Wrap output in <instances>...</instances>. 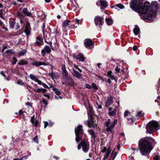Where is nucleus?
I'll use <instances>...</instances> for the list:
<instances>
[{
    "label": "nucleus",
    "instance_id": "1",
    "mask_svg": "<svg viewBox=\"0 0 160 160\" xmlns=\"http://www.w3.org/2000/svg\"><path fill=\"white\" fill-rule=\"evenodd\" d=\"M157 5L156 1L152 2L151 6H150L148 2H146L143 4V0H136L132 2L130 8L139 14H144L143 19L150 20L152 19V16L155 14V11L158 8Z\"/></svg>",
    "mask_w": 160,
    "mask_h": 160
},
{
    "label": "nucleus",
    "instance_id": "2",
    "mask_svg": "<svg viewBox=\"0 0 160 160\" xmlns=\"http://www.w3.org/2000/svg\"><path fill=\"white\" fill-rule=\"evenodd\" d=\"M82 126L81 125L78 126L75 129V132L76 135L75 140L77 142L81 141L80 144L82 147L83 151L85 153L87 152L90 148V145L88 141L86 139L82 140L81 135H83ZM84 135H85L84 134Z\"/></svg>",
    "mask_w": 160,
    "mask_h": 160
},
{
    "label": "nucleus",
    "instance_id": "3",
    "mask_svg": "<svg viewBox=\"0 0 160 160\" xmlns=\"http://www.w3.org/2000/svg\"><path fill=\"white\" fill-rule=\"evenodd\" d=\"M139 146L141 154L144 156L149 155L153 148L151 142L145 138L139 141Z\"/></svg>",
    "mask_w": 160,
    "mask_h": 160
},
{
    "label": "nucleus",
    "instance_id": "4",
    "mask_svg": "<svg viewBox=\"0 0 160 160\" xmlns=\"http://www.w3.org/2000/svg\"><path fill=\"white\" fill-rule=\"evenodd\" d=\"M146 128L147 133H152L159 129L158 123L155 121H152L147 124Z\"/></svg>",
    "mask_w": 160,
    "mask_h": 160
},
{
    "label": "nucleus",
    "instance_id": "5",
    "mask_svg": "<svg viewBox=\"0 0 160 160\" xmlns=\"http://www.w3.org/2000/svg\"><path fill=\"white\" fill-rule=\"evenodd\" d=\"M117 120L115 119L114 120V121L112 124L109 126V125L110 124V119H108L105 122V126L107 127L106 129V131L111 132L114 128L115 125L117 124Z\"/></svg>",
    "mask_w": 160,
    "mask_h": 160
},
{
    "label": "nucleus",
    "instance_id": "6",
    "mask_svg": "<svg viewBox=\"0 0 160 160\" xmlns=\"http://www.w3.org/2000/svg\"><path fill=\"white\" fill-rule=\"evenodd\" d=\"M94 22L97 27L100 28L104 22L103 18L99 16H97L94 18Z\"/></svg>",
    "mask_w": 160,
    "mask_h": 160
},
{
    "label": "nucleus",
    "instance_id": "7",
    "mask_svg": "<svg viewBox=\"0 0 160 160\" xmlns=\"http://www.w3.org/2000/svg\"><path fill=\"white\" fill-rule=\"evenodd\" d=\"M51 52V49L50 47L48 45H46L41 50V53L43 57H45L47 54H49Z\"/></svg>",
    "mask_w": 160,
    "mask_h": 160
},
{
    "label": "nucleus",
    "instance_id": "8",
    "mask_svg": "<svg viewBox=\"0 0 160 160\" xmlns=\"http://www.w3.org/2000/svg\"><path fill=\"white\" fill-rule=\"evenodd\" d=\"M84 44L85 47L88 49H92L94 47L93 42L91 39H89L85 40Z\"/></svg>",
    "mask_w": 160,
    "mask_h": 160
},
{
    "label": "nucleus",
    "instance_id": "9",
    "mask_svg": "<svg viewBox=\"0 0 160 160\" xmlns=\"http://www.w3.org/2000/svg\"><path fill=\"white\" fill-rule=\"evenodd\" d=\"M39 76L35 75L32 74H31L29 75L30 78L32 81H34L35 82H40V80H39Z\"/></svg>",
    "mask_w": 160,
    "mask_h": 160
},
{
    "label": "nucleus",
    "instance_id": "10",
    "mask_svg": "<svg viewBox=\"0 0 160 160\" xmlns=\"http://www.w3.org/2000/svg\"><path fill=\"white\" fill-rule=\"evenodd\" d=\"M62 74L64 78H68V73L66 69V67L64 65L62 66Z\"/></svg>",
    "mask_w": 160,
    "mask_h": 160
},
{
    "label": "nucleus",
    "instance_id": "11",
    "mask_svg": "<svg viewBox=\"0 0 160 160\" xmlns=\"http://www.w3.org/2000/svg\"><path fill=\"white\" fill-rule=\"evenodd\" d=\"M32 64L33 66H35L37 67H38L42 65L47 66L48 64L47 63L39 61L33 62L32 63Z\"/></svg>",
    "mask_w": 160,
    "mask_h": 160
},
{
    "label": "nucleus",
    "instance_id": "12",
    "mask_svg": "<svg viewBox=\"0 0 160 160\" xmlns=\"http://www.w3.org/2000/svg\"><path fill=\"white\" fill-rule=\"evenodd\" d=\"M75 58L77 59L78 60L79 62H82L84 61L85 59L83 55L81 53L78 54L76 56Z\"/></svg>",
    "mask_w": 160,
    "mask_h": 160
},
{
    "label": "nucleus",
    "instance_id": "13",
    "mask_svg": "<svg viewBox=\"0 0 160 160\" xmlns=\"http://www.w3.org/2000/svg\"><path fill=\"white\" fill-rule=\"evenodd\" d=\"M72 75L78 78H82V76L81 73L78 72L77 71L73 69L72 72Z\"/></svg>",
    "mask_w": 160,
    "mask_h": 160
},
{
    "label": "nucleus",
    "instance_id": "14",
    "mask_svg": "<svg viewBox=\"0 0 160 160\" xmlns=\"http://www.w3.org/2000/svg\"><path fill=\"white\" fill-rule=\"evenodd\" d=\"M52 33L54 34L55 37L56 39L59 38L61 35V33L58 31L56 28H55L53 30Z\"/></svg>",
    "mask_w": 160,
    "mask_h": 160
},
{
    "label": "nucleus",
    "instance_id": "15",
    "mask_svg": "<svg viewBox=\"0 0 160 160\" xmlns=\"http://www.w3.org/2000/svg\"><path fill=\"white\" fill-rule=\"evenodd\" d=\"M51 47L53 51H55L58 48V43L56 40L55 42L53 43V45L52 44V45L51 46Z\"/></svg>",
    "mask_w": 160,
    "mask_h": 160
},
{
    "label": "nucleus",
    "instance_id": "16",
    "mask_svg": "<svg viewBox=\"0 0 160 160\" xmlns=\"http://www.w3.org/2000/svg\"><path fill=\"white\" fill-rule=\"evenodd\" d=\"M24 32L27 36L29 35L30 34V28L29 24H27Z\"/></svg>",
    "mask_w": 160,
    "mask_h": 160
},
{
    "label": "nucleus",
    "instance_id": "17",
    "mask_svg": "<svg viewBox=\"0 0 160 160\" xmlns=\"http://www.w3.org/2000/svg\"><path fill=\"white\" fill-rule=\"evenodd\" d=\"M73 0H70V2H71L72 3ZM73 0L75 4L73 3L72 4V9L74 11H76V10L78 9V4H77L75 0Z\"/></svg>",
    "mask_w": 160,
    "mask_h": 160
},
{
    "label": "nucleus",
    "instance_id": "18",
    "mask_svg": "<svg viewBox=\"0 0 160 160\" xmlns=\"http://www.w3.org/2000/svg\"><path fill=\"white\" fill-rule=\"evenodd\" d=\"M157 92L158 96L157 97V99L155 100L156 102L158 100H159L160 99V78L158 81V83L157 85Z\"/></svg>",
    "mask_w": 160,
    "mask_h": 160
},
{
    "label": "nucleus",
    "instance_id": "19",
    "mask_svg": "<svg viewBox=\"0 0 160 160\" xmlns=\"http://www.w3.org/2000/svg\"><path fill=\"white\" fill-rule=\"evenodd\" d=\"M113 98L112 97H108L105 105L107 107L109 106L112 102Z\"/></svg>",
    "mask_w": 160,
    "mask_h": 160
},
{
    "label": "nucleus",
    "instance_id": "20",
    "mask_svg": "<svg viewBox=\"0 0 160 160\" xmlns=\"http://www.w3.org/2000/svg\"><path fill=\"white\" fill-rule=\"evenodd\" d=\"M22 12L26 15L28 16H31L32 15L31 13L29 12L27 8H24L22 9Z\"/></svg>",
    "mask_w": 160,
    "mask_h": 160
},
{
    "label": "nucleus",
    "instance_id": "21",
    "mask_svg": "<svg viewBox=\"0 0 160 160\" xmlns=\"http://www.w3.org/2000/svg\"><path fill=\"white\" fill-rule=\"evenodd\" d=\"M70 22V21L68 20L65 21L63 22L62 27L63 30L65 31H66V30H64V29L68 26Z\"/></svg>",
    "mask_w": 160,
    "mask_h": 160
},
{
    "label": "nucleus",
    "instance_id": "22",
    "mask_svg": "<svg viewBox=\"0 0 160 160\" xmlns=\"http://www.w3.org/2000/svg\"><path fill=\"white\" fill-rule=\"evenodd\" d=\"M134 33L135 35H137L140 32V29L138 26L136 25L133 29Z\"/></svg>",
    "mask_w": 160,
    "mask_h": 160
},
{
    "label": "nucleus",
    "instance_id": "23",
    "mask_svg": "<svg viewBox=\"0 0 160 160\" xmlns=\"http://www.w3.org/2000/svg\"><path fill=\"white\" fill-rule=\"evenodd\" d=\"M107 76L112 80L115 79V77L111 71H109L107 72Z\"/></svg>",
    "mask_w": 160,
    "mask_h": 160
},
{
    "label": "nucleus",
    "instance_id": "24",
    "mask_svg": "<svg viewBox=\"0 0 160 160\" xmlns=\"http://www.w3.org/2000/svg\"><path fill=\"white\" fill-rule=\"evenodd\" d=\"M42 42V40L41 38L39 37H37L36 38V43L38 45H41Z\"/></svg>",
    "mask_w": 160,
    "mask_h": 160
},
{
    "label": "nucleus",
    "instance_id": "25",
    "mask_svg": "<svg viewBox=\"0 0 160 160\" xmlns=\"http://www.w3.org/2000/svg\"><path fill=\"white\" fill-rule=\"evenodd\" d=\"M106 22L108 25H111L113 23L112 20L110 18H106Z\"/></svg>",
    "mask_w": 160,
    "mask_h": 160
},
{
    "label": "nucleus",
    "instance_id": "26",
    "mask_svg": "<svg viewBox=\"0 0 160 160\" xmlns=\"http://www.w3.org/2000/svg\"><path fill=\"white\" fill-rule=\"evenodd\" d=\"M100 4H101V5L102 7H103L105 8H106L108 6L107 3L105 1L102 0H100Z\"/></svg>",
    "mask_w": 160,
    "mask_h": 160
},
{
    "label": "nucleus",
    "instance_id": "27",
    "mask_svg": "<svg viewBox=\"0 0 160 160\" xmlns=\"http://www.w3.org/2000/svg\"><path fill=\"white\" fill-rule=\"evenodd\" d=\"M121 62H120L119 65H118L115 68V71L117 73H118L120 72L121 69Z\"/></svg>",
    "mask_w": 160,
    "mask_h": 160
},
{
    "label": "nucleus",
    "instance_id": "28",
    "mask_svg": "<svg viewBox=\"0 0 160 160\" xmlns=\"http://www.w3.org/2000/svg\"><path fill=\"white\" fill-rule=\"evenodd\" d=\"M117 111L115 109H113L112 111L111 112H109V115L110 116H115L116 113Z\"/></svg>",
    "mask_w": 160,
    "mask_h": 160
},
{
    "label": "nucleus",
    "instance_id": "29",
    "mask_svg": "<svg viewBox=\"0 0 160 160\" xmlns=\"http://www.w3.org/2000/svg\"><path fill=\"white\" fill-rule=\"evenodd\" d=\"M153 157L154 160H160V157L159 156L158 153L154 154Z\"/></svg>",
    "mask_w": 160,
    "mask_h": 160
},
{
    "label": "nucleus",
    "instance_id": "30",
    "mask_svg": "<svg viewBox=\"0 0 160 160\" xmlns=\"http://www.w3.org/2000/svg\"><path fill=\"white\" fill-rule=\"evenodd\" d=\"M27 63L28 62L26 61L23 60H21L18 62V64L20 65H26Z\"/></svg>",
    "mask_w": 160,
    "mask_h": 160
},
{
    "label": "nucleus",
    "instance_id": "31",
    "mask_svg": "<svg viewBox=\"0 0 160 160\" xmlns=\"http://www.w3.org/2000/svg\"><path fill=\"white\" fill-rule=\"evenodd\" d=\"M88 131L93 138H95V132L93 130H88Z\"/></svg>",
    "mask_w": 160,
    "mask_h": 160
},
{
    "label": "nucleus",
    "instance_id": "32",
    "mask_svg": "<svg viewBox=\"0 0 160 160\" xmlns=\"http://www.w3.org/2000/svg\"><path fill=\"white\" fill-rule=\"evenodd\" d=\"M9 24L10 27V28L13 29L14 28V26L16 25V23L14 21H9Z\"/></svg>",
    "mask_w": 160,
    "mask_h": 160
},
{
    "label": "nucleus",
    "instance_id": "33",
    "mask_svg": "<svg viewBox=\"0 0 160 160\" xmlns=\"http://www.w3.org/2000/svg\"><path fill=\"white\" fill-rule=\"evenodd\" d=\"M43 36L45 42L48 44H50L51 46L52 44V42L50 40H48V39H47V37H46L45 34L44 35V36Z\"/></svg>",
    "mask_w": 160,
    "mask_h": 160
},
{
    "label": "nucleus",
    "instance_id": "34",
    "mask_svg": "<svg viewBox=\"0 0 160 160\" xmlns=\"http://www.w3.org/2000/svg\"><path fill=\"white\" fill-rule=\"evenodd\" d=\"M68 84L71 86H73L74 85L73 79L70 77L68 78Z\"/></svg>",
    "mask_w": 160,
    "mask_h": 160
},
{
    "label": "nucleus",
    "instance_id": "35",
    "mask_svg": "<svg viewBox=\"0 0 160 160\" xmlns=\"http://www.w3.org/2000/svg\"><path fill=\"white\" fill-rule=\"evenodd\" d=\"M15 52L12 49L7 50L5 52V53H10V54H13Z\"/></svg>",
    "mask_w": 160,
    "mask_h": 160
},
{
    "label": "nucleus",
    "instance_id": "36",
    "mask_svg": "<svg viewBox=\"0 0 160 160\" xmlns=\"http://www.w3.org/2000/svg\"><path fill=\"white\" fill-rule=\"evenodd\" d=\"M128 118H127V119L128 121H130V123H132L133 122V117L132 116H131L129 115L128 116Z\"/></svg>",
    "mask_w": 160,
    "mask_h": 160
},
{
    "label": "nucleus",
    "instance_id": "37",
    "mask_svg": "<svg viewBox=\"0 0 160 160\" xmlns=\"http://www.w3.org/2000/svg\"><path fill=\"white\" fill-rule=\"evenodd\" d=\"M53 90L54 91L56 94L57 95H59L61 94L60 91L58 89H56L55 88H53Z\"/></svg>",
    "mask_w": 160,
    "mask_h": 160
},
{
    "label": "nucleus",
    "instance_id": "38",
    "mask_svg": "<svg viewBox=\"0 0 160 160\" xmlns=\"http://www.w3.org/2000/svg\"><path fill=\"white\" fill-rule=\"evenodd\" d=\"M111 151L110 150H108L107 152L106 156H104L103 159L104 160H106L107 159Z\"/></svg>",
    "mask_w": 160,
    "mask_h": 160
},
{
    "label": "nucleus",
    "instance_id": "39",
    "mask_svg": "<svg viewBox=\"0 0 160 160\" xmlns=\"http://www.w3.org/2000/svg\"><path fill=\"white\" fill-rule=\"evenodd\" d=\"M38 84L40 85H42L44 88H49L48 86L46 84L42 82L41 81H40V82H39Z\"/></svg>",
    "mask_w": 160,
    "mask_h": 160
},
{
    "label": "nucleus",
    "instance_id": "40",
    "mask_svg": "<svg viewBox=\"0 0 160 160\" xmlns=\"http://www.w3.org/2000/svg\"><path fill=\"white\" fill-rule=\"evenodd\" d=\"M87 125L88 127H89V128H91L93 126V124L92 122H90L88 120L87 121Z\"/></svg>",
    "mask_w": 160,
    "mask_h": 160
},
{
    "label": "nucleus",
    "instance_id": "41",
    "mask_svg": "<svg viewBox=\"0 0 160 160\" xmlns=\"http://www.w3.org/2000/svg\"><path fill=\"white\" fill-rule=\"evenodd\" d=\"M26 53V50H24L22 51H21L20 52L19 54L20 56H22L24 55Z\"/></svg>",
    "mask_w": 160,
    "mask_h": 160
},
{
    "label": "nucleus",
    "instance_id": "42",
    "mask_svg": "<svg viewBox=\"0 0 160 160\" xmlns=\"http://www.w3.org/2000/svg\"><path fill=\"white\" fill-rule=\"evenodd\" d=\"M17 16L18 18L19 19H22L23 16L22 14L19 12H18L17 13Z\"/></svg>",
    "mask_w": 160,
    "mask_h": 160
},
{
    "label": "nucleus",
    "instance_id": "43",
    "mask_svg": "<svg viewBox=\"0 0 160 160\" xmlns=\"http://www.w3.org/2000/svg\"><path fill=\"white\" fill-rule=\"evenodd\" d=\"M42 102L43 103L45 104L46 106H47L48 104V101L44 98H42Z\"/></svg>",
    "mask_w": 160,
    "mask_h": 160
},
{
    "label": "nucleus",
    "instance_id": "44",
    "mask_svg": "<svg viewBox=\"0 0 160 160\" xmlns=\"http://www.w3.org/2000/svg\"><path fill=\"white\" fill-rule=\"evenodd\" d=\"M116 6L117 7L121 9H122L124 8V6L121 4H117Z\"/></svg>",
    "mask_w": 160,
    "mask_h": 160
},
{
    "label": "nucleus",
    "instance_id": "45",
    "mask_svg": "<svg viewBox=\"0 0 160 160\" xmlns=\"http://www.w3.org/2000/svg\"><path fill=\"white\" fill-rule=\"evenodd\" d=\"M33 140L34 141V142H36V143H38V137L37 136H36L34 138H33Z\"/></svg>",
    "mask_w": 160,
    "mask_h": 160
},
{
    "label": "nucleus",
    "instance_id": "46",
    "mask_svg": "<svg viewBox=\"0 0 160 160\" xmlns=\"http://www.w3.org/2000/svg\"><path fill=\"white\" fill-rule=\"evenodd\" d=\"M92 88L95 90H97L98 89V88L97 87L96 85L94 83H92Z\"/></svg>",
    "mask_w": 160,
    "mask_h": 160
},
{
    "label": "nucleus",
    "instance_id": "47",
    "mask_svg": "<svg viewBox=\"0 0 160 160\" xmlns=\"http://www.w3.org/2000/svg\"><path fill=\"white\" fill-rule=\"evenodd\" d=\"M13 60V62H12V64L13 65H14L15 64H16V62H17V58L15 57H14L12 58Z\"/></svg>",
    "mask_w": 160,
    "mask_h": 160
},
{
    "label": "nucleus",
    "instance_id": "48",
    "mask_svg": "<svg viewBox=\"0 0 160 160\" xmlns=\"http://www.w3.org/2000/svg\"><path fill=\"white\" fill-rule=\"evenodd\" d=\"M137 115L139 117H142L143 116V114L142 113V112L140 111L137 113Z\"/></svg>",
    "mask_w": 160,
    "mask_h": 160
},
{
    "label": "nucleus",
    "instance_id": "49",
    "mask_svg": "<svg viewBox=\"0 0 160 160\" xmlns=\"http://www.w3.org/2000/svg\"><path fill=\"white\" fill-rule=\"evenodd\" d=\"M74 66L76 69H77L79 71V72H82V70L80 68H78V66L74 64Z\"/></svg>",
    "mask_w": 160,
    "mask_h": 160
},
{
    "label": "nucleus",
    "instance_id": "50",
    "mask_svg": "<svg viewBox=\"0 0 160 160\" xmlns=\"http://www.w3.org/2000/svg\"><path fill=\"white\" fill-rule=\"evenodd\" d=\"M108 150H110L109 149H108V150L106 148V147H104L103 149L102 150L101 152L103 153V152H107V151Z\"/></svg>",
    "mask_w": 160,
    "mask_h": 160
},
{
    "label": "nucleus",
    "instance_id": "51",
    "mask_svg": "<svg viewBox=\"0 0 160 160\" xmlns=\"http://www.w3.org/2000/svg\"><path fill=\"white\" fill-rule=\"evenodd\" d=\"M20 29V26L18 23H17L15 28V29L16 30H18Z\"/></svg>",
    "mask_w": 160,
    "mask_h": 160
},
{
    "label": "nucleus",
    "instance_id": "52",
    "mask_svg": "<svg viewBox=\"0 0 160 160\" xmlns=\"http://www.w3.org/2000/svg\"><path fill=\"white\" fill-rule=\"evenodd\" d=\"M85 86L86 88H87L90 89L92 88V86L88 84H86L85 85Z\"/></svg>",
    "mask_w": 160,
    "mask_h": 160
},
{
    "label": "nucleus",
    "instance_id": "53",
    "mask_svg": "<svg viewBox=\"0 0 160 160\" xmlns=\"http://www.w3.org/2000/svg\"><path fill=\"white\" fill-rule=\"evenodd\" d=\"M32 124L35 127H37L38 124V122L36 120L35 122L34 121L33 123H32Z\"/></svg>",
    "mask_w": 160,
    "mask_h": 160
},
{
    "label": "nucleus",
    "instance_id": "54",
    "mask_svg": "<svg viewBox=\"0 0 160 160\" xmlns=\"http://www.w3.org/2000/svg\"><path fill=\"white\" fill-rule=\"evenodd\" d=\"M29 157L28 155H26L22 157L21 158V160L22 159H25L28 158Z\"/></svg>",
    "mask_w": 160,
    "mask_h": 160
},
{
    "label": "nucleus",
    "instance_id": "55",
    "mask_svg": "<svg viewBox=\"0 0 160 160\" xmlns=\"http://www.w3.org/2000/svg\"><path fill=\"white\" fill-rule=\"evenodd\" d=\"M45 25L44 23H43V30H42V32L43 33V36H44V35L45 34V32L44 31V29L45 28Z\"/></svg>",
    "mask_w": 160,
    "mask_h": 160
},
{
    "label": "nucleus",
    "instance_id": "56",
    "mask_svg": "<svg viewBox=\"0 0 160 160\" xmlns=\"http://www.w3.org/2000/svg\"><path fill=\"white\" fill-rule=\"evenodd\" d=\"M43 95L44 96L47 97L48 99H50V97L49 95L48 94H47V93H45L43 94Z\"/></svg>",
    "mask_w": 160,
    "mask_h": 160
},
{
    "label": "nucleus",
    "instance_id": "57",
    "mask_svg": "<svg viewBox=\"0 0 160 160\" xmlns=\"http://www.w3.org/2000/svg\"><path fill=\"white\" fill-rule=\"evenodd\" d=\"M35 118V116L34 115H33L31 119V121L32 122V123H33L34 120Z\"/></svg>",
    "mask_w": 160,
    "mask_h": 160
},
{
    "label": "nucleus",
    "instance_id": "58",
    "mask_svg": "<svg viewBox=\"0 0 160 160\" xmlns=\"http://www.w3.org/2000/svg\"><path fill=\"white\" fill-rule=\"evenodd\" d=\"M44 128H46V127H47V126L48 125V123L47 122L44 121Z\"/></svg>",
    "mask_w": 160,
    "mask_h": 160
},
{
    "label": "nucleus",
    "instance_id": "59",
    "mask_svg": "<svg viewBox=\"0 0 160 160\" xmlns=\"http://www.w3.org/2000/svg\"><path fill=\"white\" fill-rule=\"evenodd\" d=\"M55 73L52 72L50 74V76H51L52 78L54 77V75Z\"/></svg>",
    "mask_w": 160,
    "mask_h": 160
},
{
    "label": "nucleus",
    "instance_id": "60",
    "mask_svg": "<svg viewBox=\"0 0 160 160\" xmlns=\"http://www.w3.org/2000/svg\"><path fill=\"white\" fill-rule=\"evenodd\" d=\"M128 111H125L124 113V117H126L128 116Z\"/></svg>",
    "mask_w": 160,
    "mask_h": 160
},
{
    "label": "nucleus",
    "instance_id": "61",
    "mask_svg": "<svg viewBox=\"0 0 160 160\" xmlns=\"http://www.w3.org/2000/svg\"><path fill=\"white\" fill-rule=\"evenodd\" d=\"M116 154L115 153H112L111 154V155L112 156V157H113V156H114V157L113 158H112V160H114V159L115 158L116 156Z\"/></svg>",
    "mask_w": 160,
    "mask_h": 160
},
{
    "label": "nucleus",
    "instance_id": "62",
    "mask_svg": "<svg viewBox=\"0 0 160 160\" xmlns=\"http://www.w3.org/2000/svg\"><path fill=\"white\" fill-rule=\"evenodd\" d=\"M96 104L97 106V108L98 109H101L102 108V106L101 105H98V103L97 102Z\"/></svg>",
    "mask_w": 160,
    "mask_h": 160
},
{
    "label": "nucleus",
    "instance_id": "63",
    "mask_svg": "<svg viewBox=\"0 0 160 160\" xmlns=\"http://www.w3.org/2000/svg\"><path fill=\"white\" fill-rule=\"evenodd\" d=\"M55 98L56 99H59V98L62 99V97H60L59 95H58V96H55Z\"/></svg>",
    "mask_w": 160,
    "mask_h": 160
},
{
    "label": "nucleus",
    "instance_id": "64",
    "mask_svg": "<svg viewBox=\"0 0 160 160\" xmlns=\"http://www.w3.org/2000/svg\"><path fill=\"white\" fill-rule=\"evenodd\" d=\"M42 91L41 88H38L37 90H35V92H40Z\"/></svg>",
    "mask_w": 160,
    "mask_h": 160
}]
</instances>
